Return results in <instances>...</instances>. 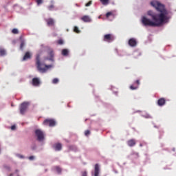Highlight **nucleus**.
<instances>
[{"label":"nucleus","instance_id":"1","mask_svg":"<svg viewBox=\"0 0 176 176\" xmlns=\"http://www.w3.org/2000/svg\"><path fill=\"white\" fill-rule=\"evenodd\" d=\"M150 4L160 12L158 16L159 21H151L146 16H143L142 18L143 25L146 27H160V25H162V23L166 22L170 19V17L168 16V12L166 9L165 6L158 1H151Z\"/></svg>","mask_w":176,"mask_h":176},{"label":"nucleus","instance_id":"2","mask_svg":"<svg viewBox=\"0 0 176 176\" xmlns=\"http://www.w3.org/2000/svg\"><path fill=\"white\" fill-rule=\"evenodd\" d=\"M36 65L38 71L40 72L41 73H46L48 69L52 67V65H46L45 64L41 63L40 55L36 56Z\"/></svg>","mask_w":176,"mask_h":176},{"label":"nucleus","instance_id":"3","mask_svg":"<svg viewBox=\"0 0 176 176\" xmlns=\"http://www.w3.org/2000/svg\"><path fill=\"white\" fill-rule=\"evenodd\" d=\"M37 140L41 142L45 140V133L41 129H36L34 131Z\"/></svg>","mask_w":176,"mask_h":176},{"label":"nucleus","instance_id":"4","mask_svg":"<svg viewBox=\"0 0 176 176\" xmlns=\"http://www.w3.org/2000/svg\"><path fill=\"white\" fill-rule=\"evenodd\" d=\"M29 102H24L20 106V113L24 115L28 108Z\"/></svg>","mask_w":176,"mask_h":176},{"label":"nucleus","instance_id":"5","mask_svg":"<svg viewBox=\"0 0 176 176\" xmlns=\"http://www.w3.org/2000/svg\"><path fill=\"white\" fill-rule=\"evenodd\" d=\"M44 126L53 127L56 125V121L54 119H45L43 122Z\"/></svg>","mask_w":176,"mask_h":176},{"label":"nucleus","instance_id":"6","mask_svg":"<svg viewBox=\"0 0 176 176\" xmlns=\"http://www.w3.org/2000/svg\"><path fill=\"white\" fill-rule=\"evenodd\" d=\"M147 14L151 16L153 21H160V14H154L152 11L147 12Z\"/></svg>","mask_w":176,"mask_h":176},{"label":"nucleus","instance_id":"7","mask_svg":"<svg viewBox=\"0 0 176 176\" xmlns=\"http://www.w3.org/2000/svg\"><path fill=\"white\" fill-rule=\"evenodd\" d=\"M104 41H106L108 43L113 41V36H112V34H105L104 36Z\"/></svg>","mask_w":176,"mask_h":176},{"label":"nucleus","instance_id":"8","mask_svg":"<svg viewBox=\"0 0 176 176\" xmlns=\"http://www.w3.org/2000/svg\"><path fill=\"white\" fill-rule=\"evenodd\" d=\"M32 84L33 86L38 87L41 84V80L38 78H32Z\"/></svg>","mask_w":176,"mask_h":176},{"label":"nucleus","instance_id":"9","mask_svg":"<svg viewBox=\"0 0 176 176\" xmlns=\"http://www.w3.org/2000/svg\"><path fill=\"white\" fill-rule=\"evenodd\" d=\"M137 43V41L134 38H131L129 40V45H130L132 47H136Z\"/></svg>","mask_w":176,"mask_h":176},{"label":"nucleus","instance_id":"10","mask_svg":"<svg viewBox=\"0 0 176 176\" xmlns=\"http://www.w3.org/2000/svg\"><path fill=\"white\" fill-rule=\"evenodd\" d=\"M100 174V166L98 164H96L94 166V176H99Z\"/></svg>","mask_w":176,"mask_h":176},{"label":"nucleus","instance_id":"11","mask_svg":"<svg viewBox=\"0 0 176 176\" xmlns=\"http://www.w3.org/2000/svg\"><path fill=\"white\" fill-rule=\"evenodd\" d=\"M45 21L48 27H53L54 25V20L52 18L46 19Z\"/></svg>","mask_w":176,"mask_h":176},{"label":"nucleus","instance_id":"12","mask_svg":"<svg viewBox=\"0 0 176 176\" xmlns=\"http://www.w3.org/2000/svg\"><path fill=\"white\" fill-rule=\"evenodd\" d=\"M166 104V99L164 98H161L157 100V105L159 107H163Z\"/></svg>","mask_w":176,"mask_h":176},{"label":"nucleus","instance_id":"13","mask_svg":"<svg viewBox=\"0 0 176 176\" xmlns=\"http://www.w3.org/2000/svg\"><path fill=\"white\" fill-rule=\"evenodd\" d=\"M32 58V54L30 52H26L23 57V60H27Z\"/></svg>","mask_w":176,"mask_h":176},{"label":"nucleus","instance_id":"14","mask_svg":"<svg viewBox=\"0 0 176 176\" xmlns=\"http://www.w3.org/2000/svg\"><path fill=\"white\" fill-rule=\"evenodd\" d=\"M127 144L130 146V147H133L136 144V142L135 140L132 139V140H129L127 142Z\"/></svg>","mask_w":176,"mask_h":176},{"label":"nucleus","instance_id":"15","mask_svg":"<svg viewBox=\"0 0 176 176\" xmlns=\"http://www.w3.org/2000/svg\"><path fill=\"white\" fill-rule=\"evenodd\" d=\"M81 20H82L84 22H91V19L88 16H83L81 18Z\"/></svg>","mask_w":176,"mask_h":176},{"label":"nucleus","instance_id":"16","mask_svg":"<svg viewBox=\"0 0 176 176\" xmlns=\"http://www.w3.org/2000/svg\"><path fill=\"white\" fill-rule=\"evenodd\" d=\"M6 54V51L3 48H0V56H4Z\"/></svg>","mask_w":176,"mask_h":176},{"label":"nucleus","instance_id":"17","mask_svg":"<svg viewBox=\"0 0 176 176\" xmlns=\"http://www.w3.org/2000/svg\"><path fill=\"white\" fill-rule=\"evenodd\" d=\"M62 54L64 56H67L69 54V50L67 49H63L62 50Z\"/></svg>","mask_w":176,"mask_h":176},{"label":"nucleus","instance_id":"18","mask_svg":"<svg viewBox=\"0 0 176 176\" xmlns=\"http://www.w3.org/2000/svg\"><path fill=\"white\" fill-rule=\"evenodd\" d=\"M54 148L56 151H60L61 148H62V145L61 144L58 143V144H56L54 146Z\"/></svg>","mask_w":176,"mask_h":176},{"label":"nucleus","instance_id":"19","mask_svg":"<svg viewBox=\"0 0 176 176\" xmlns=\"http://www.w3.org/2000/svg\"><path fill=\"white\" fill-rule=\"evenodd\" d=\"M101 3L104 6H107L109 4L110 0H100Z\"/></svg>","mask_w":176,"mask_h":176},{"label":"nucleus","instance_id":"20","mask_svg":"<svg viewBox=\"0 0 176 176\" xmlns=\"http://www.w3.org/2000/svg\"><path fill=\"white\" fill-rule=\"evenodd\" d=\"M55 170L58 174L61 173L62 169L59 166H56Z\"/></svg>","mask_w":176,"mask_h":176},{"label":"nucleus","instance_id":"21","mask_svg":"<svg viewBox=\"0 0 176 176\" xmlns=\"http://www.w3.org/2000/svg\"><path fill=\"white\" fill-rule=\"evenodd\" d=\"M74 32H76L77 34H80V31L79 30V28L77 26L74 27Z\"/></svg>","mask_w":176,"mask_h":176},{"label":"nucleus","instance_id":"22","mask_svg":"<svg viewBox=\"0 0 176 176\" xmlns=\"http://www.w3.org/2000/svg\"><path fill=\"white\" fill-rule=\"evenodd\" d=\"M24 46H25V42H24L23 41H22L21 42V44H20V50H23Z\"/></svg>","mask_w":176,"mask_h":176},{"label":"nucleus","instance_id":"23","mask_svg":"<svg viewBox=\"0 0 176 176\" xmlns=\"http://www.w3.org/2000/svg\"><path fill=\"white\" fill-rule=\"evenodd\" d=\"M12 32L14 34H19V30H18V29L14 28V29H12Z\"/></svg>","mask_w":176,"mask_h":176},{"label":"nucleus","instance_id":"24","mask_svg":"<svg viewBox=\"0 0 176 176\" xmlns=\"http://www.w3.org/2000/svg\"><path fill=\"white\" fill-rule=\"evenodd\" d=\"M47 9H48L50 11H52V10H53L54 9V6L53 4H52V5L49 6L47 7Z\"/></svg>","mask_w":176,"mask_h":176},{"label":"nucleus","instance_id":"25","mask_svg":"<svg viewBox=\"0 0 176 176\" xmlns=\"http://www.w3.org/2000/svg\"><path fill=\"white\" fill-rule=\"evenodd\" d=\"M36 3L38 6H40L43 3V0H36Z\"/></svg>","mask_w":176,"mask_h":176},{"label":"nucleus","instance_id":"26","mask_svg":"<svg viewBox=\"0 0 176 176\" xmlns=\"http://www.w3.org/2000/svg\"><path fill=\"white\" fill-rule=\"evenodd\" d=\"M138 88V86H134V85H131L130 89L132 90L137 89Z\"/></svg>","mask_w":176,"mask_h":176},{"label":"nucleus","instance_id":"27","mask_svg":"<svg viewBox=\"0 0 176 176\" xmlns=\"http://www.w3.org/2000/svg\"><path fill=\"white\" fill-rule=\"evenodd\" d=\"M58 44L60 45H63L64 42L62 39H59L58 41H57Z\"/></svg>","mask_w":176,"mask_h":176},{"label":"nucleus","instance_id":"28","mask_svg":"<svg viewBox=\"0 0 176 176\" xmlns=\"http://www.w3.org/2000/svg\"><path fill=\"white\" fill-rule=\"evenodd\" d=\"M58 78H54V79H53V80H52V83L53 84H56V83H58Z\"/></svg>","mask_w":176,"mask_h":176},{"label":"nucleus","instance_id":"29","mask_svg":"<svg viewBox=\"0 0 176 176\" xmlns=\"http://www.w3.org/2000/svg\"><path fill=\"white\" fill-rule=\"evenodd\" d=\"M49 55L50 56L51 58L54 56V52L53 50H50L49 52Z\"/></svg>","mask_w":176,"mask_h":176},{"label":"nucleus","instance_id":"30","mask_svg":"<svg viewBox=\"0 0 176 176\" xmlns=\"http://www.w3.org/2000/svg\"><path fill=\"white\" fill-rule=\"evenodd\" d=\"M91 132L90 131L87 130L85 131V135L88 136L89 135H90Z\"/></svg>","mask_w":176,"mask_h":176},{"label":"nucleus","instance_id":"31","mask_svg":"<svg viewBox=\"0 0 176 176\" xmlns=\"http://www.w3.org/2000/svg\"><path fill=\"white\" fill-rule=\"evenodd\" d=\"M110 16H112V12H109L106 14V17L109 18Z\"/></svg>","mask_w":176,"mask_h":176},{"label":"nucleus","instance_id":"32","mask_svg":"<svg viewBox=\"0 0 176 176\" xmlns=\"http://www.w3.org/2000/svg\"><path fill=\"white\" fill-rule=\"evenodd\" d=\"M91 4H92V1H89L87 3L85 4V6H86V7H89V6H90Z\"/></svg>","mask_w":176,"mask_h":176},{"label":"nucleus","instance_id":"33","mask_svg":"<svg viewBox=\"0 0 176 176\" xmlns=\"http://www.w3.org/2000/svg\"><path fill=\"white\" fill-rule=\"evenodd\" d=\"M81 176H87V171H82Z\"/></svg>","mask_w":176,"mask_h":176},{"label":"nucleus","instance_id":"34","mask_svg":"<svg viewBox=\"0 0 176 176\" xmlns=\"http://www.w3.org/2000/svg\"><path fill=\"white\" fill-rule=\"evenodd\" d=\"M28 159H29V160H34L35 157L33 156V155H32V156H30V157H28Z\"/></svg>","mask_w":176,"mask_h":176},{"label":"nucleus","instance_id":"35","mask_svg":"<svg viewBox=\"0 0 176 176\" xmlns=\"http://www.w3.org/2000/svg\"><path fill=\"white\" fill-rule=\"evenodd\" d=\"M17 156H18L20 159H24V156H23V155H17Z\"/></svg>","mask_w":176,"mask_h":176},{"label":"nucleus","instance_id":"36","mask_svg":"<svg viewBox=\"0 0 176 176\" xmlns=\"http://www.w3.org/2000/svg\"><path fill=\"white\" fill-rule=\"evenodd\" d=\"M15 129H16L15 125H12V126H11V130H15Z\"/></svg>","mask_w":176,"mask_h":176},{"label":"nucleus","instance_id":"37","mask_svg":"<svg viewBox=\"0 0 176 176\" xmlns=\"http://www.w3.org/2000/svg\"><path fill=\"white\" fill-rule=\"evenodd\" d=\"M135 83L138 84V85H139L140 84V80H136Z\"/></svg>","mask_w":176,"mask_h":176},{"label":"nucleus","instance_id":"38","mask_svg":"<svg viewBox=\"0 0 176 176\" xmlns=\"http://www.w3.org/2000/svg\"><path fill=\"white\" fill-rule=\"evenodd\" d=\"M15 173H19V170H15Z\"/></svg>","mask_w":176,"mask_h":176},{"label":"nucleus","instance_id":"39","mask_svg":"<svg viewBox=\"0 0 176 176\" xmlns=\"http://www.w3.org/2000/svg\"><path fill=\"white\" fill-rule=\"evenodd\" d=\"M33 150H35L36 149V147H32V148Z\"/></svg>","mask_w":176,"mask_h":176},{"label":"nucleus","instance_id":"40","mask_svg":"<svg viewBox=\"0 0 176 176\" xmlns=\"http://www.w3.org/2000/svg\"><path fill=\"white\" fill-rule=\"evenodd\" d=\"M10 176H13V173L10 174Z\"/></svg>","mask_w":176,"mask_h":176},{"label":"nucleus","instance_id":"41","mask_svg":"<svg viewBox=\"0 0 176 176\" xmlns=\"http://www.w3.org/2000/svg\"><path fill=\"white\" fill-rule=\"evenodd\" d=\"M140 146H142V144H140Z\"/></svg>","mask_w":176,"mask_h":176},{"label":"nucleus","instance_id":"42","mask_svg":"<svg viewBox=\"0 0 176 176\" xmlns=\"http://www.w3.org/2000/svg\"><path fill=\"white\" fill-rule=\"evenodd\" d=\"M17 176H19V175H17Z\"/></svg>","mask_w":176,"mask_h":176}]
</instances>
